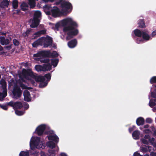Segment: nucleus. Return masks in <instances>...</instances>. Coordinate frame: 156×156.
<instances>
[{"mask_svg":"<svg viewBox=\"0 0 156 156\" xmlns=\"http://www.w3.org/2000/svg\"><path fill=\"white\" fill-rule=\"evenodd\" d=\"M62 23L64 27L63 31L64 32H68L67 36L66 38V40H68L73 38L78 34V30L76 29L78 27V24L71 18H67L64 19L62 20Z\"/></svg>","mask_w":156,"mask_h":156,"instance_id":"1","label":"nucleus"},{"mask_svg":"<svg viewBox=\"0 0 156 156\" xmlns=\"http://www.w3.org/2000/svg\"><path fill=\"white\" fill-rule=\"evenodd\" d=\"M62 9L61 10L62 14H67L70 13L73 9L72 4L69 2L64 1L61 5Z\"/></svg>","mask_w":156,"mask_h":156,"instance_id":"2","label":"nucleus"},{"mask_svg":"<svg viewBox=\"0 0 156 156\" xmlns=\"http://www.w3.org/2000/svg\"><path fill=\"white\" fill-rule=\"evenodd\" d=\"M41 15V12L40 11H35L34 14L33 18L32 20L31 23L30 27L31 28L37 27L39 25L40 20L39 18Z\"/></svg>","mask_w":156,"mask_h":156,"instance_id":"3","label":"nucleus"},{"mask_svg":"<svg viewBox=\"0 0 156 156\" xmlns=\"http://www.w3.org/2000/svg\"><path fill=\"white\" fill-rule=\"evenodd\" d=\"M33 78L34 79L36 82H40L41 83L39 85L40 87H44L46 86L48 84L47 82H44L45 80L44 77L41 75H37L36 73H35L34 77H33Z\"/></svg>","mask_w":156,"mask_h":156,"instance_id":"4","label":"nucleus"},{"mask_svg":"<svg viewBox=\"0 0 156 156\" xmlns=\"http://www.w3.org/2000/svg\"><path fill=\"white\" fill-rule=\"evenodd\" d=\"M42 45L43 47L45 48H48V47L51 45L53 41L52 38L51 37H42Z\"/></svg>","mask_w":156,"mask_h":156,"instance_id":"5","label":"nucleus"},{"mask_svg":"<svg viewBox=\"0 0 156 156\" xmlns=\"http://www.w3.org/2000/svg\"><path fill=\"white\" fill-rule=\"evenodd\" d=\"M22 91L20 89V87H18L17 85L15 86L12 93L13 95L15 98L17 99L18 98H20L22 94Z\"/></svg>","mask_w":156,"mask_h":156,"instance_id":"6","label":"nucleus"},{"mask_svg":"<svg viewBox=\"0 0 156 156\" xmlns=\"http://www.w3.org/2000/svg\"><path fill=\"white\" fill-rule=\"evenodd\" d=\"M34 74L31 69H23L22 71V74L25 78H27L29 76L33 78V77H34Z\"/></svg>","mask_w":156,"mask_h":156,"instance_id":"7","label":"nucleus"},{"mask_svg":"<svg viewBox=\"0 0 156 156\" xmlns=\"http://www.w3.org/2000/svg\"><path fill=\"white\" fill-rule=\"evenodd\" d=\"M52 16L53 17H56L60 15L61 13L62 14L61 11H60L59 8L55 7L53 9H51Z\"/></svg>","mask_w":156,"mask_h":156,"instance_id":"8","label":"nucleus"},{"mask_svg":"<svg viewBox=\"0 0 156 156\" xmlns=\"http://www.w3.org/2000/svg\"><path fill=\"white\" fill-rule=\"evenodd\" d=\"M46 126L44 124H42L39 126L36 129V131L38 136L41 135L43 133L46 129Z\"/></svg>","mask_w":156,"mask_h":156,"instance_id":"9","label":"nucleus"},{"mask_svg":"<svg viewBox=\"0 0 156 156\" xmlns=\"http://www.w3.org/2000/svg\"><path fill=\"white\" fill-rule=\"evenodd\" d=\"M134 35H132V37L133 39H135L136 37H141L142 36V32L138 29H136L134 30L133 31Z\"/></svg>","mask_w":156,"mask_h":156,"instance_id":"10","label":"nucleus"},{"mask_svg":"<svg viewBox=\"0 0 156 156\" xmlns=\"http://www.w3.org/2000/svg\"><path fill=\"white\" fill-rule=\"evenodd\" d=\"M77 43L76 39H74L69 41L68 43V45L70 48H73L76 46Z\"/></svg>","mask_w":156,"mask_h":156,"instance_id":"11","label":"nucleus"},{"mask_svg":"<svg viewBox=\"0 0 156 156\" xmlns=\"http://www.w3.org/2000/svg\"><path fill=\"white\" fill-rule=\"evenodd\" d=\"M24 100L29 102L31 101L30 94L29 91L27 90H25L23 92Z\"/></svg>","mask_w":156,"mask_h":156,"instance_id":"12","label":"nucleus"},{"mask_svg":"<svg viewBox=\"0 0 156 156\" xmlns=\"http://www.w3.org/2000/svg\"><path fill=\"white\" fill-rule=\"evenodd\" d=\"M47 137L48 139L49 140H53L56 144L58 142L59 138L56 134L49 135Z\"/></svg>","mask_w":156,"mask_h":156,"instance_id":"13","label":"nucleus"},{"mask_svg":"<svg viewBox=\"0 0 156 156\" xmlns=\"http://www.w3.org/2000/svg\"><path fill=\"white\" fill-rule=\"evenodd\" d=\"M9 40L8 39H5L4 37H0V43L2 45H7L9 43Z\"/></svg>","mask_w":156,"mask_h":156,"instance_id":"14","label":"nucleus"},{"mask_svg":"<svg viewBox=\"0 0 156 156\" xmlns=\"http://www.w3.org/2000/svg\"><path fill=\"white\" fill-rule=\"evenodd\" d=\"M42 38L41 37L35 41L32 44V46L34 48H36L39 45L42 46Z\"/></svg>","mask_w":156,"mask_h":156,"instance_id":"15","label":"nucleus"},{"mask_svg":"<svg viewBox=\"0 0 156 156\" xmlns=\"http://www.w3.org/2000/svg\"><path fill=\"white\" fill-rule=\"evenodd\" d=\"M148 31L147 30L142 31V36L144 40L148 41L150 39V36L148 34Z\"/></svg>","mask_w":156,"mask_h":156,"instance_id":"16","label":"nucleus"},{"mask_svg":"<svg viewBox=\"0 0 156 156\" xmlns=\"http://www.w3.org/2000/svg\"><path fill=\"white\" fill-rule=\"evenodd\" d=\"M9 5V2L7 0H3L0 3V7L2 8L8 7Z\"/></svg>","mask_w":156,"mask_h":156,"instance_id":"17","label":"nucleus"},{"mask_svg":"<svg viewBox=\"0 0 156 156\" xmlns=\"http://www.w3.org/2000/svg\"><path fill=\"white\" fill-rule=\"evenodd\" d=\"M144 122V119L142 117H138L136 121V124L138 126L143 125Z\"/></svg>","mask_w":156,"mask_h":156,"instance_id":"18","label":"nucleus"},{"mask_svg":"<svg viewBox=\"0 0 156 156\" xmlns=\"http://www.w3.org/2000/svg\"><path fill=\"white\" fill-rule=\"evenodd\" d=\"M42 57L48 58L50 57L51 51L50 50L41 51Z\"/></svg>","mask_w":156,"mask_h":156,"instance_id":"19","label":"nucleus"},{"mask_svg":"<svg viewBox=\"0 0 156 156\" xmlns=\"http://www.w3.org/2000/svg\"><path fill=\"white\" fill-rule=\"evenodd\" d=\"M23 107L22 103L20 101H17L14 103V108L15 110L18 109H20Z\"/></svg>","mask_w":156,"mask_h":156,"instance_id":"20","label":"nucleus"},{"mask_svg":"<svg viewBox=\"0 0 156 156\" xmlns=\"http://www.w3.org/2000/svg\"><path fill=\"white\" fill-rule=\"evenodd\" d=\"M43 71H50L51 69V65L49 63L44 64L43 65Z\"/></svg>","mask_w":156,"mask_h":156,"instance_id":"21","label":"nucleus"},{"mask_svg":"<svg viewBox=\"0 0 156 156\" xmlns=\"http://www.w3.org/2000/svg\"><path fill=\"white\" fill-rule=\"evenodd\" d=\"M140 133L139 130H136L133 131L132 136L134 139H139L140 138Z\"/></svg>","mask_w":156,"mask_h":156,"instance_id":"22","label":"nucleus"},{"mask_svg":"<svg viewBox=\"0 0 156 156\" xmlns=\"http://www.w3.org/2000/svg\"><path fill=\"white\" fill-rule=\"evenodd\" d=\"M40 138L39 137H36L31 141L32 143L35 146H38L40 143Z\"/></svg>","mask_w":156,"mask_h":156,"instance_id":"23","label":"nucleus"},{"mask_svg":"<svg viewBox=\"0 0 156 156\" xmlns=\"http://www.w3.org/2000/svg\"><path fill=\"white\" fill-rule=\"evenodd\" d=\"M21 8L22 10L23 11H26L28 9V5L26 2H23L21 5Z\"/></svg>","mask_w":156,"mask_h":156,"instance_id":"24","label":"nucleus"},{"mask_svg":"<svg viewBox=\"0 0 156 156\" xmlns=\"http://www.w3.org/2000/svg\"><path fill=\"white\" fill-rule=\"evenodd\" d=\"M46 33V31L45 30H39L34 33L33 35L37 36V37L40 36L42 34H44Z\"/></svg>","mask_w":156,"mask_h":156,"instance_id":"25","label":"nucleus"},{"mask_svg":"<svg viewBox=\"0 0 156 156\" xmlns=\"http://www.w3.org/2000/svg\"><path fill=\"white\" fill-rule=\"evenodd\" d=\"M138 24L140 27L144 28L146 27L144 19H140L139 21Z\"/></svg>","mask_w":156,"mask_h":156,"instance_id":"26","label":"nucleus"},{"mask_svg":"<svg viewBox=\"0 0 156 156\" xmlns=\"http://www.w3.org/2000/svg\"><path fill=\"white\" fill-rule=\"evenodd\" d=\"M51 66L52 65L54 67H55L57 65L59 62V60L57 58L51 59Z\"/></svg>","mask_w":156,"mask_h":156,"instance_id":"27","label":"nucleus"},{"mask_svg":"<svg viewBox=\"0 0 156 156\" xmlns=\"http://www.w3.org/2000/svg\"><path fill=\"white\" fill-rule=\"evenodd\" d=\"M47 146L51 149L55 148L56 146L55 144L52 141H49L47 143Z\"/></svg>","mask_w":156,"mask_h":156,"instance_id":"28","label":"nucleus"},{"mask_svg":"<svg viewBox=\"0 0 156 156\" xmlns=\"http://www.w3.org/2000/svg\"><path fill=\"white\" fill-rule=\"evenodd\" d=\"M39 59V58H38ZM38 61H40L41 63H43L47 64L50 62V60L49 58H41L39 59H38Z\"/></svg>","mask_w":156,"mask_h":156,"instance_id":"29","label":"nucleus"},{"mask_svg":"<svg viewBox=\"0 0 156 156\" xmlns=\"http://www.w3.org/2000/svg\"><path fill=\"white\" fill-rule=\"evenodd\" d=\"M28 4L31 9L34 8L35 6V0H29Z\"/></svg>","mask_w":156,"mask_h":156,"instance_id":"30","label":"nucleus"},{"mask_svg":"<svg viewBox=\"0 0 156 156\" xmlns=\"http://www.w3.org/2000/svg\"><path fill=\"white\" fill-rule=\"evenodd\" d=\"M12 6L13 9H17L18 7V1L17 0H13L12 1Z\"/></svg>","mask_w":156,"mask_h":156,"instance_id":"31","label":"nucleus"},{"mask_svg":"<svg viewBox=\"0 0 156 156\" xmlns=\"http://www.w3.org/2000/svg\"><path fill=\"white\" fill-rule=\"evenodd\" d=\"M35 69L38 72L41 71H43V66L40 65H36L35 67Z\"/></svg>","mask_w":156,"mask_h":156,"instance_id":"32","label":"nucleus"},{"mask_svg":"<svg viewBox=\"0 0 156 156\" xmlns=\"http://www.w3.org/2000/svg\"><path fill=\"white\" fill-rule=\"evenodd\" d=\"M59 54L56 51H54L51 53L50 55V57L52 58H56L58 57Z\"/></svg>","mask_w":156,"mask_h":156,"instance_id":"33","label":"nucleus"},{"mask_svg":"<svg viewBox=\"0 0 156 156\" xmlns=\"http://www.w3.org/2000/svg\"><path fill=\"white\" fill-rule=\"evenodd\" d=\"M29 153L28 151H21L19 154V156H29Z\"/></svg>","mask_w":156,"mask_h":156,"instance_id":"34","label":"nucleus"},{"mask_svg":"<svg viewBox=\"0 0 156 156\" xmlns=\"http://www.w3.org/2000/svg\"><path fill=\"white\" fill-rule=\"evenodd\" d=\"M31 30H32L31 29L27 30L25 32L23 33L22 34V36H23L24 37H28L31 31Z\"/></svg>","mask_w":156,"mask_h":156,"instance_id":"35","label":"nucleus"},{"mask_svg":"<svg viewBox=\"0 0 156 156\" xmlns=\"http://www.w3.org/2000/svg\"><path fill=\"white\" fill-rule=\"evenodd\" d=\"M44 77L46 79H47V80L45 82H47L48 83V82L49 81H50V80L51 79V76L50 74V73H48L45 74L44 75Z\"/></svg>","mask_w":156,"mask_h":156,"instance_id":"36","label":"nucleus"},{"mask_svg":"<svg viewBox=\"0 0 156 156\" xmlns=\"http://www.w3.org/2000/svg\"><path fill=\"white\" fill-rule=\"evenodd\" d=\"M51 8V5H46L43 6V9L44 11L48 10Z\"/></svg>","mask_w":156,"mask_h":156,"instance_id":"37","label":"nucleus"},{"mask_svg":"<svg viewBox=\"0 0 156 156\" xmlns=\"http://www.w3.org/2000/svg\"><path fill=\"white\" fill-rule=\"evenodd\" d=\"M13 44L16 46H18L20 43L19 41L16 39H13Z\"/></svg>","mask_w":156,"mask_h":156,"instance_id":"38","label":"nucleus"},{"mask_svg":"<svg viewBox=\"0 0 156 156\" xmlns=\"http://www.w3.org/2000/svg\"><path fill=\"white\" fill-rule=\"evenodd\" d=\"M150 82L151 84L156 83V76L152 77L150 79Z\"/></svg>","mask_w":156,"mask_h":156,"instance_id":"39","label":"nucleus"},{"mask_svg":"<svg viewBox=\"0 0 156 156\" xmlns=\"http://www.w3.org/2000/svg\"><path fill=\"white\" fill-rule=\"evenodd\" d=\"M15 112L16 114L18 115H21L23 114V111L17 110H15Z\"/></svg>","mask_w":156,"mask_h":156,"instance_id":"40","label":"nucleus"},{"mask_svg":"<svg viewBox=\"0 0 156 156\" xmlns=\"http://www.w3.org/2000/svg\"><path fill=\"white\" fill-rule=\"evenodd\" d=\"M33 56L34 57H42L41 51H38L36 54H34Z\"/></svg>","mask_w":156,"mask_h":156,"instance_id":"41","label":"nucleus"},{"mask_svg":"<svg viewBox=\"0 0 156 156\" xmlns=\"http://www.w3.org/2000/svg\"><path fill=\"white\" fill-rule=\"evenodd\" d=\"M0 84L3 86H5L6 85V82L4 79L2 78L0 81Z\"/></svg>","mask_w":156,"mask_h":156,"instance_id":"42","label":"nucleus"},{"mask_svg":"<svg viewBox=\"0 0 156 156\" xmlns=\"http://www.w3.org/2000/svg\"><path fill=\"white\" fill-rule=\"evenodd\" d=\"M134 39L135 40L137 44H140V42L143 41L142 39L136 37L135 39Z\"/></svg>","mask_w":156,"mask_h":156,"instance_id":"43","label":"nucleus"},{"mask_svg":"<svg viewBox=\"0 0 156 156\" xmlns=\"http://www.w3.org/2000/svg\"><path fill=\"white\" fill-rule=\"evenodd\" d=\"M7 105H9L12 107L13 108H14V102L12 101H11L8 103L7 104Z\"/></svg>","mask_w":156,"mask_h":156,"instance_id":"44","label":"nucleus"},{"mask_svg":"<svg viewBox=\"0 0 156 156\" xmlns=\"http://www.w3.org/2000/svg\"><path fill=\"white\" fill-rule=\"evenodd\" d=\"M153 121L152 120L151 118H147L146 119V122L147 123H151Z\"/></svg>","mask_w":156,"mask_h":156,"instance_id":"45","label":"nucleus"},{"mask_svg":"<svg viewBox=\"0 0 156 156\" xmlns=\"http://www.w3.org/2000/svg\"><path fill=\"white\" fill-rule=\"evenodd\" d=\"M135 128V126H133L132 127H129V131L130 133L132 132Z\"/></svg>","mask_w":156,"mask_h":156,"instance_id":"46","label":"nucleus"},{"mask_svg":"<svg viewBox=\"0 0 156 156\" xmlns=\"http://www.w3.org/2000/svg\"><path fill=\"white\" fill-rule=\"evenodd\" d=\"M23 105L24 108L26 110L28 109L29 108V104L27 103H24L23 104Z\"/></svg>","mask_w":156,"mask_h":156,"instance_id":"47","label":"nucleus"},{"mask_svg":"<svg viewBox=\"0 0 156 156\" xmlns=\"http://www.w3.org/2000/svg\"><path fill=\"white\" fill-rule=\"evenodd\" d=\"M141 142L144 144H148V141L144 139H142Z\"/></svg>","mask_w":156,"mask_h":156,"instance_id":"48","label":"nucleus"},{"mask_svg":"<svg viewBox=\"0 0 156 156\" xmlns=\"http://www.w3.org/2000/svg\"><path fill=\"white\" fill-rule=\"evenodd\" d=\"M20 87L23 89H27V87L25 84H24L22 83H21L20 84Z\"/></svg>","mask_w":156,"mask_h":156,"instance_id":"49","label":"nucleus"},{"mask_svg":"<svg viewBox=\"0 0 156 156\" xmlns=\"http://www.w3.org/2000/svg\"><path fill=\"white\" fill-rule=\"evenodd\" d=\"M0 107L5 110H7L8 109L7 106L6 105H4L0 104Z\"/></svg>","mask_w":156,"mask_h":156,"instance_id":"50","label":"nucleus"},{"mask_svg":"<svg viewBox=\"0 0 156 156\" xmlns=\"http://www.w3.org/2000/svg\"><path fill=\"white\" fill-rule=\"evenodd\" d=\"M141 148V150L143 152H146L148 151L147 148L145 147H142Z\"/></svg>","mask_w":156,"mask_h":156,"instance_id":"51","label":"nucleus"},{"mask_svg":"<svg viewBox=\"0 0 156 156\" xmlns=\"http://www.w3.org/2000/svg\"><path fill=\"white\" fill-rule=\"evenodd\" d=\"M12 46V44H11L10 45L6 46L5 48L6 50H9L11 49Z\"/></svg>","mask_w":156,"mask_h":156,"instance_id":"52","label":"nucleus"},{"mask_svg":"<svg viewBox=\"0 0 156 156\" xmlns=\"http://www.w3.org/2000/svg\"><path fill=\"white\" fill-rule=\"evenodd\" d=\"M155 103L153 101L150 102L149 103V105L150 106L152 107L155 106Z\"/></svg>","mask_w":156,"mask_h":156,"instance_id":"53","label":"nucleus"},{"mask_svg":"<svg viewBox=\"0 0 156 156\" xmlns=\"http://www.w3.org/2000/svg\"><path fill=\"white\" fill-rule=\"evenodd\" d=\"M62 0H57L55 2V5H59L60 4H61V3L62 2Z\"/></svg>","mask_w":156,"mask_h":156,"instance_id":"54","label":"nucleus"},{"mask_svg":"<svg viewBox=\"0 0 156 156\" xmlns=\"http://www.w3.org/2000/svg\"><path fill=\"white\" fill-rule=\"evenodd\" d=\"M44 12H45L46 14L48 15H52L51 11H50L48 10L44 11Z\"/></svg>","mask_w":156,"mask_h":156,"instance_id":"55","label":"nucleus"},{"mask_svg":"<svg viewBox=\"0 0 156 156\" xmlns=\"http://www.w3.org/2000/svg\"><path fill=\"white\" fill-rule=\"evenodd\" d=\"M134 156H142L137 152H136L133 154Z\"/></svg>","mask_w":156,"mask_h":156,"instance_id":"56","label":"nucleus"},{"mask_svg":"<svg viewBox=\"0 0 156 156\" xmlns=\"http://www.w3.org/2000/svg\"><path fill=\"white\" fill-rule=\"evenodd\" d=\"M7 92L6 90H4L3 91V98H5L6 97V96L7 95Z\"/></svg>","mask_w":156,"mask_h":156,"instance_id":"57","label":"nucleus"},{"mask_svg":"<svg viewBox=\"0 0 156 156\" xmlns=\"http://www.w3.org/2000/svg\"><path fill=\"white\" fill-rule=\"evenodd\" d=\"M156 35V30L153 31L151 34V36L152 37L155 36Z\"/></svg>","mask_w":156,"mask_h":156,"instance_id":"58","label":"nucleus"},{"mask_svg":"<svg viewBox=\"0 0 156 156\" xmlns=\"http://www.w3.org/2000/svg\"><path fill=\"white\" fill-rule=\"evenodd\" d=\"M60 25L59 23H57L55 25V27L56 29H58L60 27Z\"/></svg>","mask_w":156,"mask_h":156,"instance_id":"59","label":"nucleus"},{"mask_svg":"<svg viewBox=\"0 0 156 156\" xmlns=\"http://www.w3.org/2000/svg\"><path fill=\"white\" fill-rule=\"evenodd\" d=\"M144 137L145 139H149L150 140V136L148 135H146Z\"/></svg>","mask_w":156,"mask_h":156,"instance_id":"60","label":"nucleus"},{"mask_svg":"<svg viewBox=\"0 0 156 156\" xmlns=\"http://www.w3.org/2000/svg\"><path fill=\"white\" fill-rule=\"evenodd\" d=\"M144 132L145 133H148L151 132V130L149 129H146L144 130Z\"/></svg>","mask_w":156,"mask_h":156,"instance_id":"61","label":"nucleus"},{"mask_svg":"<svg viewBox=\"0 0 156 156\" xmlns=\"http://www.w3.org/2000/svg\"><path fill=\"white\" fill-rule=\"evenodd\" d=\"M151 96L152 97L155 98H156V94L153 93V92H151Z\"/></svg>","mask_w":156,"mask_h":156,"instance_id":"62","label":"nucleus"},{"mask_svg":"<svg viewBox=\"0 0 156 156\" xmlns=\"http://www.w3.org/2000/svg\"><path fill=\"white\" fill-rule=\"evenodd\" d=\"M151 156H156V154L154 152H151Z\"/></svg>","mask_w":156,"mask_h":156,"instance_id":"63","label":"nucleus"},{"mask_svg":"<svg viewBox=\"0 0 156 156\" xmlns=\"http://www.w3.org/2000/svg\"><path fill=\"white\" fill-rule=\"evenodd\" d=\"M61 156H67V155L66 153H62L61 154Z\"/></svg>","mask_w":156,"mask_h":156,"instance_id":"64","label":"nucleus"}]
</instances>
